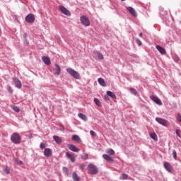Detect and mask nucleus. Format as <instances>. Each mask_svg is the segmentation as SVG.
Listing matches in <instances>:
<instances>
[{
  "instance_id": "obj_9",
  "label": "nucleus",
  "mask_w": 181,
  "mask_h": 181,
  "mask_svg": "<svg viewBox=\"0 0 181 181\" xmlns=\"http://www.w3.org/2000/svg\"><path fill=\"white\" fill-rule=\"evenodd\" d=\"M54 67V74H55V76H60V73H62V69L60 68V66H59L57 64H55Z\"/></svg>"
},
{
  "instance_id": "obj_33",
  "label": "nucleus",
  "mask_w": 181,
  "mask_h": 181,
  "mask_svg": "<svg viewBox=\"0 0 181 181\" xmlns=\"http://www.w3.org/2000/svg\"><path fill=\"white\" fill-rule=\"evenodd\" d=\"M40 149H45V148H46V144L45 143H41L40 144Z\"/></svg>"
},
{
  "instance_id": "obj_46",
  "label": "nucleus",
  "mask_w": 181,
  "mask_h": 181,
  "mask_svg": "<svg viewBox=\"0 0 181 181\" xmlns=\"http://www.w3.org/2000/svg\"><path fill=\"white\" fill-rule=\"evenodd\" d=\"M140 37H142V33L139 34Z\"/></svg>"
},
{
  "instance_id": "obj_26",
  "label": "nucleus",
  "mask_w": 181,
  "mask_h": 181,
  "mask_svg": "<svg viewBox=\"0 0 181 181\" xmlns=\"http://www.w3.org/2000/svg\"><path fill=\"white\" fill-rule=\"evenodd\" d=\"M78 116L81 118V119H83V121H87L88 119L87 116L84 114H78Z\"/></svg>"
},
{
  "instance_id": "obj_23",
  "label": "nucleus",
  "mask_w": 181,
  "mask_h": 181,
  "mask_svg": "<svg viewBox=\"0 0 181 181\" xmlns=\"http://www.w3.org/2000/svg\"><path fill=\"white\" fill-rule=\"evenodd\" d=\"M98 81L99 83V84H100V86H102L103 87H105V81H104V78H99L98 79Z\"/></svg>"
},
{
  "instance_id": "obj_43",
  "label": "nucleus",
  "mask_w": 181,
  "mask_h": 181,
  "mask_svg": "<svg viewBox=\"0 0 181 181\" xmlns=\"http://www.w3.org/2000/svg\"><path fill=\"white\" fill-rule=\"evenodd\" d=\"M80 168H81V169H84V168H86V165H84V164H81V165H80Z\"/></svg>"
},
{
  "instance_id": "obj_42",
  "label": "nucleus",
  "mask_w": 181,
  "mask_h": 181,
  "mask_svg": "<svg viewBox=\"0 0 181 181\" xmlns=\"http://www.w3.org/2000/svg\"><path fill=\"white\" fill-rule=\"evenodd\" d=\"M23 37L25 40H26V38L28 37V34H27V33H24V34L23 35Z\"/></svg>"
},
{
  "instance_id": "obj_11",
  "label": "nucleus",
  "mask_w": 181,
  "mask_h": 181,
  "mask_svg": "<svg viewBox=\"0 0 181 181\" xmlns=\"http://www.w3.org/2000/svg\"><path fill=\"white\" fill-rule=\"evenodd\" d=\"M127 11H129V13H131V15L134 18H136V16H138V13H136V11H135V8L129 6L127 8Z\"/></svg>"
},
{
  "instance_id": "obj_41",
  "label": "nucleus",
  "mask_w": 181,
  "mask_h": 181,
  "mask_svg": "<svg viewBox=\"0 0 181 181\" xmlns=\"http://www.w3.org/2000/svg\"><path fill=\"white\" fill-rule=\"evenodd\" d=\"M17 163H18V165H23V162L21 160H17Z\"/></svg>"
},
{
  "instance_id": "obj_32",
  "label": "nucleus",
  "mask_w": 181,
  "mask_h": 181,
  "mask_svg": "<svg viewBox=\"0 0 181 181\" xmlns=\"http://www.w3.org/2000/svg\"><path fill=\"white\" fill-rule=\"evenodd\" d=\"M173 156L174 159H176V158H177V153H176V150L173 151Z\"/></svg>"
},
{
  "instance_id": "obj_24",
  "label": "nucleus",
  "mask_w": 181,
  "mask_h": 181,
  "mask_svg": "<svg viewBox=\"0 0 181 181\" xmlns=\"http://www.w3.org/2000/svg\"><path fill=\"white\" fill-rule=\"evenodd\" d=\"M150 138L153 139V141H158V135H156V133L150 134Z\"/></svg>"
},
{
  "instance_id": "obj_6",
  "label": "nucleus",
  "mask_w": 181,
  "mask_h": 181,
  "mask_svg": "<svg viewBox=\"0 0 181 181\" xmlns=\"http://www.w3.org/2000/svg\"><path fill=\"white\" fill-rule=\"evenodd\" d=\"M81 23L83 25V26H90V19L87 18L86 16H82L80 18Z\"/></svg>"
},
{
  "instance_id": "obj_38",
  "label": "nucleus",
  "mask_w": 181,
  "mask_h": 181,
  "mask_svg": "<svg viewBox=\"0 0 181 181\" xmlns=\"http://www.w3.org/2000/svg\"><path fill=\"white\" fill-rule=\"evenodd\" d=\"M8 93H13V90H12V87H11V86L8 87Z\"/></svg>"
},
{
  "instance_id": "obj_16",
  "label": "nucleus",
  "mask_w": 181,
  "mask_h": 181,
  "mask_svg": "<svg viewBox=\"0 0 181 181\" xmlns=\"http://www.w3.org/2000/svg\"><path fill=\"white\" fill-rule=\"evenodd\" d=\"M52 149L49 148H45L44 150L45 156H47V158H50V156H52Z\"/></svg>"
},
{
  "instance_id": "obj_13",
  "label": "nucleus",
  "mask_w": 181,
  "mask_h": 181,
  "mask_svg": "<svg viewBox=\"0 0 181 181\" xmlns=\"http://www.w3.org/2000/svg\"><path fill=\"white\" fill-rule=\"evenodd\" d=\"M42 60L43 63H45V64H46L47 66H50V64H52L50 58H49L48 57H46V56L42 57Z\"/></svg>"
},
{
  "instance_id": "obj_37",
  "label": "nucleus",
  "mask_w": 181,
  "mask_h": 181,
  "mask_svg": "<svg viewBox=\"0 0 181 181\" xmlns=\"http://www.w3.org/2000/svg\"><path fill=\"white\" fill-rule=\"evenodd\" d=\"M90 134L91 135V136H95V132L90 130Z\"/></svg>"
},
{
  "instance_id": "obj_28",
  "label": "nucleus",
  "mask_w": 181,
  "mask_h": 181,
  "mask_svg": "<svg viewBox=\"0 0 181 181\" xmlns=\"http://www.w3.org/2000/svg\"><path fill=\"white\" fill-rule=\"evenodd\" d=\"M4 172V173H6V175H9L11 173V169L8 166H6Z\"/></svg>"
},
{
  "instance_id": "obj_36",
  "label": "nucleus",
  "mask_w": 181,
  "mask_h": 181,
  "mask_svg": "<svg viewBox=\"0 0 181 181\" xmlns=\"http://www.w3.org/2000/svg\"><path fill=\"white\" fill-rule=\"evenodd\" d=\"M137 45H139V46H142V42H141V40H139V39H137L136 40Z\"/></svg>"
},
{
  "instance_id": "obj_4",
  "label": "nucleus",
  "mask_w": 181,
  "mask_h": 181,
  "mask_svg": "<svg viewBox=\"0 0 181 181\" xmlns=\"http://www.w3.org/2000/svg\"><path fill=\"white\" fill-rule=\"evenodd\" d=\"M88 167V173L89 175H97L98 173V168L95 166L94 164H89Z\"/></svg>"
},
{
  "instance_id": "obj_27",
  "label": "nucleus",
  "mask_w": 181,
  "mask_h": 181,
  "mask_svg": "<svg viewBox=\"0 0 181 181\" xmlns=\"http://www.w3.org/2000/svg\"><path fill=\"white\" fill-rule=\"evenodd\" d=\"M128 179V175L123 173L122 174V176L119 177L120 180H127Z\"/></svg>"
},
{
  "instance_id": "obj_18",
  "label": "nucleus",
  "mask_w": 181,
  "mask_h": 181,
  "mask_svg": "<svg viewBox=\"0 0 181 181\" xmlns=\"http://www.w3.org/2000/svg\"><path fill=\"white\" fill-rule=\"evenodd\" d=\"M156 47L161 54H166V50L163 47L159 45H157Z\"/></svg>"
},
{
  "instance_id": "obj_35",
  "label": "nucleus",
  "mask_w": 181,
  "mask_h": 181,
  "mask_svg": "<svg viewBox=\"0 0 181 181\" xmlns=\"http://www.w3.org/2000/svg\"><path fill=\"white\" fill-rule=\"evenodd\" d=\"M82 159H88V154L84 153L83 156L81 157Z\"/></svg>"
},
{
  "instance_id": "obj_15",
  "label": "nucleus",
  "mask_w": 181,
  "mask_h": 181,
  "mask_svg": "<svg viewBox=\"0 0 181 181\" xmlns=\"http://www.w3.org/2000/svg\"><path fill=\"white\" fill-rule=\"evenodd\" d=\"M13 81L15 83L16 87H17V88H21L22 83L19 81V79H18L17 78H13Z\"/></svg>"
},
{
  "instance_id": "obj_20",
  "label": "nucleus",
  "mask_w": 181,
  "mask_h": 181,
  "mask_svg": "<svg viewBox=\"0 0 181 181\" xmlns=\"http://www.w3.org/2000/svg\"><path fill=\"white\" fill-rule=\"evenodd\" d=\"M94 54L95 56H97L99 60H104V56L103 55V54L100 53L99 52H95Z\"/></svg>"
},
{
  "instance_id": "obj_45",
  "label": "nucleus",
  "mask_w": 181,
  "mask_h": 181,
  "mask_svg": "<svg viewBox=\"0 0 181 181\" xmlns=\"http://www.w3.org/2000/svg\"><path fill=\"white\" fill-rule=\"evenodd\" d=\"M178 121L179 122H181V115H178Z\"/></svg>"
},
{
  "instance_id": "obj_10",
  "label": "nucleus",
  "mask_w": 181,
  "mask_h": 181,
  "mask_svg": "<svg viewBox=\"0 0 181 181\" xmlns=\"http://www.w3.org/2000/svg\"><path fill=\"white\" fill-rule=\"evenodd\" d=\"M163 166H164L165 170H167V172L172 173V170H173V168H172V165H170V163H169L168 162H165L163 163Z\"/></svg>"
},
{
  "instance_id": "obj_14",
  "label": "nucleus",
  "mask_w": 181,
  "mask_h": 181,
  "mask_svg": "<svg viewBox=\"0 0 181 181\" xmlns=\"http://www.w3.org/2000/svg\"><path fill=\"white\" fill-rule=\"evenodd\" d=\"M151 98L153 101H154V103H156V104H158V105H162V100H160L159 98L152 95L151 96Z\"/></svg>"
},
{
  "instance_id": "obj_34",
  "label": "nucleus",
  "mask_w": 181,
  "mask_h": 181,
  "mask_svg": "<svg viewBox=\"0 0 181 181\" xmlns=\"http://www.w3.org/2000/svg\"><path fill=\"white\" fill-rule=\"evenodd\" d=\"M175 134H176V135H177V136H179V138H181V136H180V130L176 129V130H175Z\"/></svg>"
},
{
  "instance_id": "obj_8",
  "label": "nucleus",
  "mask_w": 181,
  "mask_h": 181,
  "mask_svg": "<svg viewBox=\"0 0 181 181\" xmlns=\"http://www.w3.org/2000/svg\"><path fill=\"white\" fill-rule=\"evenodd\" d=\"M25 21L28 23H33V22H35V16L33 14H32V13L28 14L25 17Z\"/></svg>"
},
{
  "instance_id": "obj_25",
  "label": "nucleus",
  "mask_w": 181,
  "mask_h": 181,
  "mask_svg": "<svg viewBox=\"0 0 181 181\" xmlns=\"http://www.w3.org/2000/svg\"><path fill=\"white\" fill-rule=\"evenodd\" d=\"M71 139L76 141V142H80V141H81L80 136H78V135H73Z\"/></svg>"
},
{
  "instance_id": "obj_3",
  "label": "nucleus",
  "mask_w": 181,
  "mask_h": 181,
  "mask_svg": "<svg viewBox=\"0 0 181 181\" xmlns=\"http://www.w3.org/2000/svg\"><path fill=\"white\" fill-rule=\"evenodd\" d=\"M66 73L69 74L71 77L74 78H76V80H80V74L77 72L76 70L71 69V68H66Z\"/></svg>"
},
{
  "instance_id": "obj_22",
  "label": "nucleus",
  "mask_w": 181,
  "mask_h": 181,
  "mask_svg": "<svg viewBox=\"0 0 181 181\" xmlns=\"http://www.w3.org/2000/svg\"><path fill=\"white\" fill-rule=\"evenodd\" d=\"M53 139L55 141L57 144H58V145H60V144H62V138H60L59 136H53Z\"/></svg>"
},
{
  "instance_id": "obj_39",
  "label": "nucleus",
  "mask_w": 181,
  "mask_h": 181,
  "mask_svg": "<svg viewBox=\"0 0 181 181\" xmlns=\"http://www.w3.org/2000/svg\"><path fill=\"white\" fill-rule=\"evenodd\" d=\"M13 110H14V111H15L16 112H19V107H13Z\"/></svg>"
},
{
  "instance_id": "obj_44",
  "label": "nucleus",
  "mask_w": 181,
  "mask_h": 181,
  "mask_svg": "<svg viewBox=\"0 0 181 181\" xmlns=\"http://www.w3.org/2000/svg\"><path fill=\"white\" fill-rule=\"evenodd\" d=\"M105 100L106 101H108V100H110V98L108 97L107 95H105Z\"/></svg>"
},
{
  "instance_id": "obj_2",
  "label": "nucleus",
  "mask_w": 181,
  "mask_h": 181,
  "mask_svg": "<svg viewBox=\"0 0 181 181\" xmlns=\"http://www.w3.org/2000/svg\"><path fill=\"white\" fill-rule=\"evenodd\" d=\"M11 141L13 142V144L18 145L22 141V136L21 134H19V133L14 132L11 136Z\"/></svg>"
},
{
  "instance_id": "obj_19",
  "label": "nucleus",
  "mask_w": 181,
  "mask_h": 181,
  "mask_svg": "<svg viewBox=\"0 0 181 181\" xmlns=\"http://www.w3.org/2000/svg\"><path fill=\"white\" fill-rule=\"evenodd\" d=\"M106 94L108 97H111V98H112L113 100H117V95H115L112 92L107 90L106 92Z\"/></svg>"
},
{
  "instance_id": "obj_7",
  "label": "nucleus",
  "mask_w": 181,
  "mask_h": 181,
  "mask_svg": "<svg viewBox=\"0 0 181 181\" xmlns=\"http://www.w3.org/2000/svg\"><path fill=\"white\" fill-rule=\"evenodd\" d=\"M59 11H61L62 13H64V15H66V16H71V13H70L69 11L67 10V8H66V7L63 6H59Z\"/></svg>"
},
{
  "instance_id": "obj_30",
  "label": "nucleus",
  "mask_w": 181,
  "mask_h": 181,
  "mask_svg": "<svg viewBox=\"0 0 181 181\" xmlns=\"http://www.w3.org/2000/svg\"><path fill=\"white\" fill-rule=\"evenodd\" d=\"M63 172H64L66 176H69V168L67 167H63Z\"/></svg>"
},
{
  "instance_id": "obj_12",
  "label": "nucleus",
  "mask_w": 181,
  "mask_h": 181,
  "mask_svg": "<svg viewBox=\"0 0 181 181\" xmlns=\"http://www.w3.org/2000/svg\"><path fill=\"white\" fill-rule=\"evenodd\" d=\"M67 148L69 151H72V152H80V150L73 144H68Z\"/></svg>"
},
{
  "instance_id": "obj_1",
  "label": "nucleus",
  "mask_w": 181,
  "mask_h": 181,
  "mask_svg": "<svg viewBox=\"0 0 181 181\" xmlns=\"http://www.w3.org/2000/svg\"><path fill=\"white\" fill-rule=\"evenodd\" d=\"M106 153L107 154H103L102 156L105 160H107V162H114V160L110 157L112 156V155H115V151L112 148H107L106 150Z\"/></svg>"
},
{
  "instance_id": "obj_21",
  "label": "nucleus",
  "mask_w": 181,
  "mask_h": 181,
  "mask_svg": "<svg viewBox=\"0 0 181 181\" xmlns=\"http://www.w3.org/2000/svg\"><path fill=\"white\" fill-rule=\"evenodd\" d=\"M72 178L74 181H80V176H78V175H77L76 172H74L72 173Z\"/></svg>"
},
{
  "instance_id": "obj_47",
  "label": "nucleus",
  "mask_w": 181,
  "mask_h": 181,
  "mask_svg": "<svg viewBox=\"0 0 181 181\" xmlns=\"http://www.w3.org/2000/svg\"><path fill=\"white\" fill-rule=\"evenodd\" d=\"M124 1H125V0H122V2H124Z\"/></svg>"
},
{
  "instance_id": "obj_17",
  "label": "nucleus",
  "mask_w": 181,
  "mask_h": 181,
  "mask_svg": "<svg viewBox=\"0 0 181 181\" xmlns=\"http://www.w3.org/2000/svg\"><path fill=\"white\" fill-rule=\"evenodd\" d=\"M66 158H68V159H70V160H71V162H72V163H74V162H76V157L74 155L67 152V153H66Z\"/></svg>"
},
{
  "instance_id": "obj_29",
  "label": "nucleus",
  "mask_w": 181,
  "mask_h": 181,
  "mask_svg": "<svg viewBox=\"0 0 181 181\" xmlns=\"http://www.w3.org/2000/svg\"><path fill=\"white\" fill-rule=\"evenodd\" d=\"M94 103L95 104H96V105H98V107H101V102L100 101V100L95 98L94 99Z\"/></svg>"
},
{
  "instance_id": "obj_5",
  "label": "nucleus",
  "mask_w": 181,
  "mask_h": 181,
  "mask_svg": "<svg viewBox=\"0 0 181 181\" xmlns=\"http://www.w3.org/2000/svg\"><path fill=\"white\" fill-rule=\"evenodd\" d=\"M156 121L163 127H168L169 125V122L165 119H162L160 117H156Z\"/></svg>"
},
{
  "instance_id": "obj_40",
  "label": "nucleus",
  "mask_w": 181,
  "mask_h": 181,
  "mask_svg": "<svg viewBox=\"0 0 181 181\" xmlns=\"http://www.w3.org/2000/svg\"><path fill=\"white\" fill-rule=\"evenodd\" d=\"M60 131H64L65 128H64V126L62 125V124H60Z\"/></svg>"
},
{
  "instance_id": "obj_48",
  "label": "nucleus",
  "mask_w": 181,
  "mask_h": 181,
  "mask_svg": "<svg viewBox=\"0 0 181 181\" xmlns=\"http://www.w3.org/2000/svg\"><path fill=\"white\" fill-rule=\"evenodd\" d=\"M175 181H178L177 180H175Z\"/></svg>"
},
{
  "instance_id": "obj_31",
  "label": "nucleus",
  "mask_w": 181,
  "mask_h": 181,
  "mask_svg": "<svg viewBox=\"0 0 181 181\" xmlns=\"http://www.w3.org/2000/svg\"><path fill=\"white\" fill-rule=\"evenodd\" d=\"M130 91H131L132 94L136 95V94H137L136 90H135L134 88H130Z\"/></svg>"
}]
</instances>
